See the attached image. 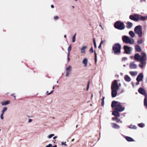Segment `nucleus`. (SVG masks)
I'll list each match as a JSON object with an SVG mask.
<instances>
[{"label":"nucleus","instance_id":"obj_30","mask_svg":"<svg viewBox=\"0 0 147 147\" xmlns=\"http://www.w3.org/2000/svg\"><path fill=\"white\" fill-rule=\"evenodd\" d=\"M129 127L130 128L133 129H136L137 128L136 126L133 125H131Z\"/></svg>","mask_w":147,"mask_h":147},{"label":"nucleus","instance_id":"obj_25","mask_svg":"<svg viewBox=\"0 0 147 147\" xmlns=\"http://www.w3.org/2000/svg\"><path fill=\"white\" fill-rule=\"evenodd\" d=\"M9 101H4L2 102L1 104L3 105H8L9 104Z\"/></svg>","mask_w":147,"mask_h":147},{"label":"nucleus","instance_id":"obj_43","mask_svg":"<svg viewBox=\"0 0 147 147\" xmlns=\"http://www.w3.org/2000/svg\"><path fill=\"white\" fill-rule=\"evenodd\" d=\"M66 142H62L61 143V144H62V145H65V146H67V144H66Z\"/></svg>","mask_w":147,"mask_h":147},{"label":"nucleus","instance_id":"obj_58","mask_svg":"<svg viewBox=\"0 0 147 147\" xmlns=\"http://www.w3.org/2000/svg\"><path fill=\"white\" fill-rule=\"evenodd\" d=\"M13 96V97H14V99H16V96H14H14Z\"/></svg>","mask_w":147,"mask_h":147},{"label":"nucleus","instance_id":"obj_49","mask_svg":"<svg viewBox=\"0 0 147 147\" xmlns=\"http://www.w3.org/2000/svg\"><path fill=\"white\" fill-rule=\"evenodd\" d=\"M69 53H70V51H68V53H67V57H69Z\"/></svg>","mask_w":147,"mask_h":147},{"label":"nucleus","instance_id":"obj_57","mask_svg":"<svg viewBox=\"0 0 147 147\" xmlns=\"http://www.w3.org/2000/svg\"><path fill=\"white\" fill-rule=\"evenodd\" d=\"M57 147V146L56 145H55L53 146H52L51 147Z\"/></svg>","mask_w":147,"mask_h":147},{"label":"nucleus","instance_id":"obj_39","mask_svg":"<svg viewBox=\"0 0 147 147\" xmlns=\"http://www.w3.org/2000/svg\"><path fill=\"white\" fill-rule=\"evenodd\" d=\"M89 51L91 53H93V49L92 47H91V48L89 50Z\"/></svg>","mask_w":147,"mask_h":147},{"label":"nucleus","instance_id":"obj_38","mask_svg":"<svg viewBox=\"0 0 147 147\" xmlns=\"http://www.w3.org/2000/svg\"><path fill=\"white\" fill-rule=\"evenodd\" d=\"M53 90H52L51 91V92L49 93H48V91H47V95H49V94H51L52 93H53Z\"/></svg>","mask_w":147,"mask_h":147},{"label":"nucleus","instance_id":"obj_10","mask_svg":"<svg viewBox=\"0 0 147 147\" xmlns=\"http://www.w3.org/2000/svg\"><path fill=\"white\" fill-rule=\"evenodd\" d=\"M129 18L136 21L139 20V18L138 15H131L129 16Z\"/></svg>","mask_w":147,"mask_h":147},{"label":"nucleus","instance_id":"obj_63","mask_svg":"<svg viewBox=\"0 0 147 147\" xmlns=\"http://www.w3.org/2000/svg\"><path fill=\"white\" fill-rule=\"evenodd\" d=\"M74 140V139H73L72 140V141H73Z\"/></svg>","mask_w":147,"mask_h":147},{"label":"nucleus","instance_id":"obj_45","mask_svg":"<svg viewBox=\"0 0 147 147\" xmlns=\"http://www.w3.org/2000/svg\"><path fill=\"white\" fill-rule=\"evenodd\" d=\"M127 58L126 57H124L122 58V59L123 61H125L126 60H127Z\"/></svg>","mask_w":147,"mask_h":147},{"label":"nucleus","instance_id":"obj_35","mask_svg":"<svg viewBox=\"0 0 147 147\" xmlns=\"http://www.w3.org/2000/svg\"><path fill=\"white\" fill-rule=\"evenodd\" d=\"M106 41V40H102L100 42V44L102 45Z\"/></svg>","mask_w":147,"mask_h":147},{"label":"nucleus","instance_id":"obj_64","mask_svg":"<svg viewBox=\"0 0 147 147\" xmlns=\"http://www.w3.org/2000/svg\"><path fill=\"white\" fill-rule=\"evenodd\" d=\"M123 66L124 67H125V65H124Z\"/></svg>","mask_w":147,"mask_h":147},{"label":"nucleus","instance_id":"obj_26","mask_svg":"<svg viewBox=\"0 0 147 147\" xmlns=\"http://www.w3.org/2000/svg\"><path fill=\"white\" fill-rule=\"evenodd\" d=\"M146 19H147V16H145L144 17L141 16L139 18V20H144Z\"/></svg>","mask_w":147,"mask_h":147},{"label":"nucleus","instance_id":"obj_15","mask_svg":"<svg viewBox=\"0 0 147 147\" xmlns=\"http://www.w3.org/2000/svg\"><path fill=\"white\" fill-rule=\"evenodd\" d=\"M111 125L112 127L115 129H118L120 127L119 125L115 123H111Z\"/></svg>","mask_w":147,"mask_h":147},{"label":"nucleus","instance_id":"obj_22","mask_svg":"<svg viewBox=\"0 0 147 147\" xmlns=\"http://www.w3.org/2000/svg\"><path fill=\"white\" fill-rule=\"evenodd\" d=\"M117 111H115L113 112L112 114L115 116L117 117H119L120 115L119 113Z\"/></svg>","mask_w":147,"mask_h":147},{"label":"nucleus","instance_id":"obj_18","mask_svg":"<svg viewBox=\"0 0 147 147\" xmlns=\"http://www.w3.org/2000/svg\"><path fill=\"white\" fill-rule=\"evenodd\" d=\"M127 26L126 27L128 28H131L133 26L132 23L129 22H127Z\"/></svg>","mask_w":147,"mask_h":147},{"label":"nucleus","instance_id":"obj_48","mask_svg":"<svg viewBox=\"0 0 147 147\" xmlns=\"http://www.w3.org/2000/svg\"><path fill=\"white\" fill-rule=\"evenodd\" d=\"M32 120L31 119H29L28 120V121L29 122H31L32 121Z\"/></svg>","mask_w":147,"mask_h":147},{"label":"nucleus","instance_id":"obj_50","mask_svg":"<svg viewBox=\"0 0 147 147\" xmlns=\"http://www.w3.org/2000/svg\"><path fill=\"white\" fill-rule=\"evenodd\" d=\"M105 98V97L104 96L101 99V100H102V101H104Z\"/></svg>","mask_w":147,"mask_h":147},{"label":"nucleus","instance_id":"obj_14","mask_svg":"<svg viewBox=\"0 0 147 147\" xmlns=\"http://www.w3.org/2000/svg\"><path fill=\"white\" fill-rule=\"evenodd\" d=\"M87 48V47L84 46L82 47L81 49V52L82 53L85 54L86 53V49Z\"/></svg>","mask_w":147,"mask_h":147},{"label":"nucleus","instance_id":"obj_28","mask_svg":"<svg viewBox=\"0 0 147 147\" xmlns=\"http://www.w3.org/2000/svg\"><path fill=\"white\" fill-rule=\"evenodd\" d=\"M76 33H75L73 36L72 38V42H74L75 41L76 37Z\"/></svg>","mask_w":147,"mask_h":147},{"label":"nucleus","instance_id":"obj_17","mask_svg":"<svg viewBox=\"0 0 147 147\" xmlns=\"http://www.w3.org/2000/svg\"><path fill=\"white\" fill-rule=\"evenodd\" d=\"M124 79L125 81L127 82H129L131 80V79L128 75H126L125 76Z\"/></svg>","mask_w":147,"mask_h":147},{"label":"nucleus","instance_id":"obj_42","mask_svg":"<svg viewBox=\"0 0 147 147\" xmlns=\"http://www.w3.org/2000/svg\"><path fill=\"white\" fill-rule=\"evenodd\" d=\"M105 104L104 101H102L101 103V106L103 107Z\"/></svg>","mask_w":147,"mask_h":147},{"label":"nucleus","instance_id":"obj_33","mask_svg":"<svg viewBox=\"0 0 147 147\" xmlns=\"http://www.w3.org/2000/svg\"><path fill=\"white\" fill-rule=\"evenodd\" d=\"M54 136V134H51L50 135L48 136V138H49L50 139L52 138V137Z\"/></svg>","mask_w":147,"mask_h":147},{"label":"nucleus","instance_id":"obj_31","mask_svg":"<svg viewBox=\"0 0 147 147\" xmlns=\"http://www.w3.org/2000/svg\"><path fill=\"white\" fill-rule=\"evenodd\" d=\"M138 126L141 127H143L144 126V124L143 123H139L138 125Z\"/></svg>","mask_w":147,"mask_h":147},{"label":"nucleus","instance_id":"obj_16","mask_svg":"<svg viewBox=\"0 0 147 147\" xmlns=\"http://www.w3.org/2000/svg\"><path fill=\"white\" fill-rule=\"evenodd\" d=\"M88 63V59L86 58H84L82 61V63L84 64V66L86 67Z\"/></svg>","mask_w":147,"mask_h":147},{"label":"nucleus","instance_id":"obj_9","mask_svg":"<svg viewBox=\"0 0 147 147\" xmlns=\"http://www.w3.org/2000/svg\"><path fill=\"white\" fill-rule=\"evenodd\" d=\"M66 74L65 76L66 77H68L69 75L71 74L70 71L72 70V67L70 65L68 66L66 68Z\"/></svg>","mask_w":147,"mask_h":147},{"label":"nucleus","instance_id":"obj_1","mask_svg":"<svg viewBox=\"0 0 147 147\" xmlns=\"http://www.w3.org/2000/svg\"><path fill=\"white\" fill-rule=\"evenodd\" d=\"M141 55H139V54H136L134 56L135 59L138 61H139L141 63L139 64V66L142 68L144 65L146 63L144 61L146 60V55L144 53H141Z\"/></svg>","mask_w":147,"mask_h":147},{"label":"nucleus","instance_id":"obj_34","mask_svg":"<svg viewBox=\"0 0 147 147\" xmlns=\"http://www.w3.org/2000/svg\"><path fill=\"white\" fill-rule=\"evenodd\" d=\"M3 114H3V113H1V114L0 117H1V119L2 120L3 119H4V117L3 116Z\"/></svg>","mask_w":147,"mask_h":147},{"label":"nucleus","instance_id":"obj_19","mask_svg":"<svg viewBox=\"0 0 147 147\" xmlns=\"http://www.w3.org/2000/svg\"><path fill=\"white\" fill-rule=\"evenodd\" d=\"M135 49L138 52H140L141 50V47L139 45H136L135 46Z\"/></svg>","mask_w":147,"mask_h":147},{"label":"nucleus","instance_id":"obj_13","mask_svg":"<svg viewBox=\"0 0 147 147\" xmlns=\"http://www.w3.org/2000/svg\"><path fill=\"white\" fill-rule=\"evenodd\" d=\"M138 92L140 94H143L145 96L146 94V93L145 91V90L143 88H140L138 90Z\"/></svg>","mask_w":147,"mask_h":147},{"label":"nucleus","instance_id":"obj_44","mask_svg":"<svg viewBox=\"0 0 147 147\" xmlns=\"http://www.w3.org/2000/svg\"><path fill=\"white\" fill-rule=\"evenodd\" d=\"M94 53L95 54V62H96V54L95 52H94Z\"/></svg>","mask_w":147,"mask_h":147},{"label":"nucleus","instance_id":"obj_8","mask_svg":"<svg viewBox=\"0 0 147 147\" xmlns=\"http://www.w3.org/2000/svg\"><path fill=\"white\" fill-rule=\"evenodd\" d=\"M124 49L126 53L127 54H130L132 49L131 47L127 46H124Z\"/></svg>","mask_w":147,"mask_h":147},{"label":"nucleus","instance_id":"obj_56","mask_svg":"<svg viewBox=\"0 0 147 147\" xmlns=\"http://www.w3.org/2000/svg\"><path fill=\"white\" fill-rule=\"evenodd\" d=\"M51 7L52 8H53L54 7V6L52 5H51Z\"/></svg>","mask_w":147,"mask_h":147},{"label":"nucleus","instance_id":"obj_46","mask_svg":"<svg viewBox=\"0 0 147 147\" xmlns=\"http://www.w3.org/2000/svg\"><path fill=\"white\" fill-rule=\"evenodd\" d=\"M117 119V118L116 117H113L112 118V119L113 120H116V119Z\"/></svg>","mask_w":147,"mask_h":147},{"label":"nucleus","instance_id":"obj_29","mask_svg":"<svg viewBox=\"0 0 147 147\" xmlns=\"http://www.w3.org/2000/svg\"><path fill=\"white\" fill-rule=\"evenodd\" d=\"M143 42V40L142 39H140L138 40L137 43L138 44H140L142 43Z\"/></svg>","mask_w":147,"mask_h":147},{"label":"nucleus","instance_id":"obj_51","mask_svg":"<svg viewBox=\"0 0 147 147\" xmlns=\"http://www.w3.org/2000/svg\"><path fill=\"white\" fill-rule=\"evenodd\" d=\"M139 84V82H137L136 83V85H138Z\"/></svg>","mask_w":147,"mask_h":147},{"label":"nucleus","instance_id":"obj_4","mask_svg":"<svg viewBox=\"0 0 147 147\" xmlns=\"http://www.w3.org/2000/svg\"><path fill=\"white\" fill-rule=\"evenodd\" d=\"M122 40L123 41L127 44L133 45L134 43V40L127 36H123L122 37Z\"/></svg>","mask_w":147,"mask_h":147},{"label":"nucleus","instance_id":"obj_20","mask_svg":"<svg viewBox=\"0 0 147 147\" xmlns=\"http://www.w3.org/2000/svg\"><path fill=\"white\" fill-rule=\"evenodd\" d=\"M144 105L147 108V95H146L144 100Z\"/></svg>","mask_w":147,"mask_h":147},{"label":"nucleus","instance_id":"obj_59","mask_svg":"<svg viewBox=\"0 0 147 147\" xmlns=\"http://www.w3.org/2000/svg\"><path fill=\"white\" fill-rule=\"evenodd\" d=\"M64 38H66V35H64Z\"/></svg>","mask_w":147,"mask_h":147},{"label":"nucleus","instance_id":"obj_12","mask_svg":"<svg viewBox=\"0 0 147 147\" xmlns=\"http://www.w3.org/2000/svg\"><path fill=\"white\" fill-rule=\"evenodd\" d=\"M129 67L131 69H136L137 67V65L134 62H131L129 64Z\"/></svg>","mask_w":147,"mask_h":147},{"label":"nucleus","instance_id":"obj_32","mask_svg":"<svg viewBox=\"0 0 147 147\" xmlns=\"http://www.w3.org/2000/svg\"><path fill=\"white\" fill-rule=\"evenodd\" d=\"M93 42H94V46L95 48H96V46L95 40L94 38L93 39Z\"/></svg>","mask_w":147,"mask_h":147},{"label":"nucleus","instance_id":"obj_52","mask_svg":"<svg viewBox=\"0 0 147 147\" xmlns=\"http://www.w3.org/2000/svg\"><path fill=\"white\" fill-rule=\"evenodd\" d=\"M57 138V136H55L53 137V139H56V138Z\"/></svg>","mask_w":147,"mask_h":147},{"label":"nucleus","instance_id":"obj_54","mask_svg":"<svg viewBox=\"0 0 147 147\" xmlns=\"http://www.w3.org/2000/svg\"><path fill=\"white\" fill-rule=\"evenodd\" d=\"M101 46V45H100V44L98 47V48L100 49V48Z\"/></svg>","mask_w":147,"mask_h":147},{"label":"nucleus","instance_id":"obj_47","mask_svg":"<svg viewBox=\"0 0 147 147\" xmlns=\"http://www.w3.org/2000/svg\"><path fill=\"white\" fill-rule=\"evenodd\" d=\"M116 122L117 123H118L120 121V120L119 119H118L117 118V119H116Z\"/></svg>","mask_w":147,"mask_h":147},{"label":"nucleus","instance_id":"obj_23","mask_svg":"<svg viewBox=\"0 0 147 147\" xmlns=\"http://www.w3.org/2000/svg\"><path fill=\"white\" fill-rule=\"evenodd\" d=\"M129 73L132 76H135L137 74V72L136 71H131Z\"/></svg>","mask_w":147,"mask_h":147},{"label":"nucleus","instance_id":"obj_11","mask_svg":"<svg viewBox=\"0 0 147 147\" xmlns=\"http://www.w3.org/2000/svg\"><path fill=\"white\" fill-rule=\"evenodd\" d=\"M143 78V75L142 73H140L136 79V80L137 82H140V81L142 80Z\"/></svg>","mask_w":147,"mask_h":147},{"label":"nucleus","instance_id":"obj_21","mask_svg":"<svg viewBox=\"0 0 147 147\" xmlns=\"http://www.w3.org/2000/svg\"><path fill=\"white\" fill-rule=\"evenodd\" d=\"M125 138L128 142L135 141V140L133 138L129 137L126 136Z\"/></svg>","mask_w":147,"mask_h":147},{"label":"nucleus","instance_id":"obj_55","mask_svg":"<svg viewBox=\"0 0 147 147\" xmlns=\"http://www.w3.org/2000/svg\"><path fill=\"white\" fill-rule=\"evenodd\" d=\"M67 60H68V61H69V57H67Z\"/></svg>","mask_w":147,"mask_h":147},{"label":"nucleus","instance_id":"obj_53","mask_svg":"<svg viewBox=\"0 0 147 147\" xmlns=\"http://www.w3.org/2000/svg\"><path fill=\"white\" fill-rule=\"evenodd\" d=\"M93 94H92V95H91V99H92V98H93Z\"/></svg>","mask_w":147,"mask_h":147},{"label":"nucleus","instance_id":"obj_37","mask_svg":"<svg viewBox=\"0 0 147 147\" xmlns=\"http://www.w3.org/2000/svg\"><path fill=\"white\" fill-rule=\"evenodd\" d=\"M71 49V45H70L68 48V51H70Z\"/></svg>","mask_w":147,"mask_h":147},{"label":"nucleus","instance_id":"obj_41","mask_svg":"<svg viewBox=\"0 0 147 147\" xmlns=\"http://www.w3.org/2000/svg\"><path fill=\"white\" fill-rule=\"evenodd\" d=\"M54 18L55 20H57L59 19V17L57 16H56L54 17Z\"/></svg>","mask_w":147,"mask_h":147},{"label":"nucleus","instance_id":"obj_24","mask_svg":"<svg viewBox=\"0 0 147 147\" xmlns=\"http://www.w3.org/2000/svg\"><path fill=\"white\" fill-rule=\"evenodd\" d=\"M129 34L133 38L135 36V34L133 31H131L129 32Z\"/></svg>","mask_w":147,"mask_h":147},{"label":"nucleus","instance_id":"obj_60","mask_svg":"<svg viewBox=\"0 0 147 147\" xmlns=\"http://www.w3.org/2000/svg\"><path fill=\"white\" fill-rule=\"evenodd\" d=\"M143 1H145V0H140V1L142 2Z\"/></svg>","mask_w":147,"mask_h":147},{"label":"nucleus","instance_id":"obj_3","mask_svg":"<svg viewBox=\"0 0 147 147\" xmlns=\"http://www.w3.org/2000/svg\"><path fill=\"white\" fill-rule=\"evenodd\" d=\"M111 107L112 108L115 107V109L119 112H122L125 109V107H122L121 103L118 101H114L112 102Z\"/></svg>","mask_w":147,"mask_h":147},{"label":"nucleus","instance_id":"obj_7","mask_svg":"<svg viewBox=\"0 0 147 147\" xmlns=\"http://www.w3.org/2000/svg\"><path fill=\"white\" fill-rule=\"evenodd\" d=\"M114 26L115 28L120 30H123L125 27L124 24L120 21L116 22L114 24Z\"/></svg>","mask_w":147,"mask_h":147},{"label":"nucleus","instance_id":"obj_62","mask_svg":"<svg viewBox=\"0 0 147 147\" xmlns=\"http://www.w3.org/2000/svg\"><path fill=\"white\" fill-rule=\"evenodd\" d=\"M53 89H54V86L53 87Z\"/></svg>","mask_w":147,"mask_h":147},{"label":"nucleus","instance_id":"obj_2","mask_svg":"<svg viewBox=\"0 0 147 147\" xmlns=\"http://www.w3.org/2000/svg\"><path fill=\"white\" fill-rule=\"evenodd\" d=\"M119 86L116 80H115L111 86V95L113 97H115L117 95V91L119 89Z\"/></svg>","mask_w":147,"mask_h":147},{"label":"nucleus","instance_id":"obj_5","mask_svg":"<svg viewBox=\"0 0 147 147\" xmlns=\"http://www.w3.org/2000/svg\"><path fill=\"white\" fill-rule=\"evenodd\" d=\"M121 46L118 43L115 44L113 47V49L114 54L115 55H119L121 52Z\"/></svg>","mask_w":147,"mask_h":147},{"label":"nucleus","instance_id":"obj_6","mask_svg":"<svg viewBox=\"0 0 147 147\" xmlns=\"http://www.w3.org/2000/svg\"><path fill=\"white\" fill-rule=\"evenodd\" d=\"M134 31L135 33L138 34L140 37L142 36V26L140 25L136 26L134 29Z\"/></svg>","mask_w":147,"mask_h":147},{"label":"nucleus","instance_id":"obj_36","mask_svg":"<svg viewBox=\"0 0 147 147\" xmlns=\"http://www.w3.org/2000/svg\"><path fill=\"white\" fill-rule=\"evenodd\" d=\"M89 85H90V82L89 81L88 82V84H87V88H86L87 90H88L89 89Z\"/></svg>","mask_w":147,"mask_h":147},{"label":"nucleus","instance_id":"obj_61","mask_svg":"<svg viewBox=\"0 0 147 147\" xmlns=\"http://www.w3.org/2000/svg\"><path fill=\"white\" fill-rule=\"evenodd\" d=\"M99 26H100L101 28H102V26L100 24V25Z\"/></svg>","mask_w":147,"mask_h":147},{"label":"nucleus","instance_id":"obj_27","mask_svg":"<svg viewBox=\"0 0 147 147\" xmlns=\"http://www.w3.org/2000/svg\"><path fill=\"white\" fill-rule=\"evenodd\" d=\"M7 108L6 107H4L3 108V110L2 111L1 113L4 114L5 111H7Z\"/></svg>","mask_w":147,"mask_h":147},{"label":"nucleus","instance_id":"obj_40","mask_svg":"<svg viewBox=\"0 0 147 147\" xmlns=\"http://www.w3.org/2000/svg\"><path fill=\"white\" fill-rule=\"evenodd\" d=\"M52 145L51 144H49V145H47L45 147H51Z\"/></svg>","mask_w":147,"mask_h":147}]
</instances>
